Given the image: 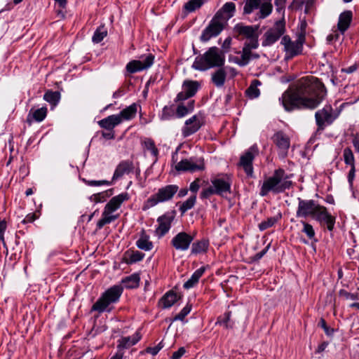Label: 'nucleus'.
I'll return each instance as SVG.
<instances>
[{
  "mask_svg": "<svg viewBox=\"0 0 359 359\" xmlns=\"http://www.w3.org/2000/svg\"><path fill=\"white\" fill-rule=\"evenodd\" d=\"M140 280V278L138 274H133L123 279L122 283H124L128 288H135L138 287Z\"/></svg>",
  "mask_w": 359,
  "mask_h": 359,
  "instance_id": "7c9ffc66",
  "label": "nucleus"
},
{
  "mask_svg": "<svg viewBox=\"0 0 359 359\" xmlns=\"http://www.w3.org/2000/svg\"><path fill=\"white\" fill-rule=\"evenodd\" d=\"M198 182H199V180L198 179H196L194 182H193L191 185H190V190L192 191V192H196L200 186L198 184Z\"/></svg>",
  "mask_w": 359,
  "mask_h": 359,
  "instance_id": "0e129e2a",
  "label": "nucleus"
},
{
  "mask_svg": "<svg viewBox=\"0 0 359 359\" xmlns=\"http://www.w3.org/2000/svg\"><path fill=\"white\" fill-rule=\"evenodd\" d=\"M284 173L285 172L283 170H276L273 177L264 181L262 187L261 195L265 196L271 190H273L275 191H281L283 189L289 187L291 184L290 182H285L280 187H277L280 182Z\"/></svg>",
  "mask_w": 359,
  "mask_h": 359,
  "instance_id": "39448f33",
  "label": "nucleus"
},
{
  "mask_svg": "<svg viewBox=\"0 0 359 359\" xmlns=\"http://www.w3.org/2000/svg\"><path fill=\"white\" fill-rule=\"evenodd\" d=\"M137 245L139 248L144 250H149L152 248V243L149 241V238L147 236H142L137 241Z\"/></svg>",
  "mask_w": 359,
  "mask_h": 359,
  "instance_id": "58836bf2",
  "label": "nucleus"
},
{
  "mask_svg": "<svg viewBox=\"0 0 359 359\" xmlns=\"http://www.w3.org/2000/svg\"><path fill=\"white\" fill-rule=\"evenodd\" d=\"M212 184L217 194L223 196L224 194L230 192V184L222 179H215Z\"/></svg>",
  "mask_w": 359,
  "mask_h": 359,
  "instance_id": "aec40b11",
  "label": "nucleus"
},
{
  "mask_svg": "<svg viewBox=\"0 0 359 359\" xmlns=\"http://www.w3.org/2000/svg\"><path fill=\"white\" fill-rule=\"evenodd\" d=\"M292 41H291L290 38L288 36H284L282 39L281 43L284 46L285 49L291 45Z\"/></svg>",
  "mask_w": 359,
  "mask_h": 359,
  "instance_id": "e2e57ef3",
  "label": "nucleus"
},
{
  "mask_svg": "<svg viewBox=\"0 0 359 359\" xmlns=\"http://www.w3.org/2000/svg\"><path fill=\"white\" fill-rule=\"evenodd\" d=\"M261 3V0H246L243 12L245 14L251 13L253 10L257 9Z\"/></svg>",
  "mask_w": 359,
  "mask_h": 359,
  "instance_id": "c9c22d12",
  "label": "nucleus"
},
{
  "mask_svg": "<svg viewBox=\"0 0 359 359\" xmlns=\"http://www.w3.org/2000/svg\"><path fill=\"white\" fill-rule=\"evenodd\" d=\"M303 232H304L310 239L313 238L315 236V231L313 226L306 222H303Z\"/></svg>",
  "mask_w": 359,
  "mask_h": 359,
  "instance_id": "de8ad7c7",
  "label": "nucleus"
},
{
  "mask_svg": "<svg viewBox=\"0 0 359 359\" xmlns=\"http://www.w3.org/2000/svg\"><path fill=\"white\" fill-rule=\"evenodd\" d=\"M235 8V4L232 2H229L226 3L218 12H222L224 16H227L228 15H232V13L234 12Z\"/></svg>",
  "mask_w": 359,
  "mask_h": 359,
  "instance_id": "a19ab883",
  "label": "nucleus"
},
{
  "mask_svg": "<svg viewBox=\"0 0 359 359\" xmlns=\"http://www.w3.org/2000/svg\"><path fill=\"white\" fill-rule=\"evenodd\" d=\"M121 122V117L117 115L109 116L98 122L99 125L108 130H111Z\"/></svg>",
  "mask_w": 359,
  "mask_h": 359,
  "instance_id": "412c9836",
  "label": "nucleus"
},
{
  "mask_svg": "<svg viewBox=\"0 0 359 359\" xmlns=\"http://www.w3.org/2000/svg\"><path fill=\"white\" fill-rule=\"evenodd\" d=\"M154 60V56L151 54L147 55L144 61L133 60L127 66V71L130 73H134L137 71L146 69L151 66Z\"/></svg>",
  "mask_w": 359,
  "mask_h": 359,
  "instance_id": "1a4fd4ad",
  "label": "nucleus"
},
{
  "mask_svg": "<svg viewBox=\"0 0 359 359\" xmlns=\"http://www.w3.org/2000/svg\"><path fill=\"white\" fill-rule=\"evenodd\" d=\"M191 306L189 305H187L179 314L176 315L173 319V320H183L185 316L190 312Z\"/></svg>",
  "mask_w": 359,
  "mask_h": 359,
  "instance_id": "09e8293b",
  "label": "nucleus"
},
{
  "mask_svg": "<svg viewBox=\"0 0 359 359\" xmlns=\"http://www.w3.org/2000/svg\"><path fill=\"white\" fill-rule=\"evenodd\" d=\"M88 184L90 186H100V185L105 184H109V182L106 180H100V181L92 180V181H88Z\"/></svg>",
  "mask_w": 359,
  "mask_h": 359,
  "instance_id": "680f3d73",
  "label": "nucleus"
},
{
  "mask_svg": "<svg viewBox=\"0 0 359 359\" xmlns=\"http://www.w3.org/2000/svg\"><path fill=\"white\" fill-rule=\"evenodd\" d=\"M328 345V343L327 342H323L321 344H320L318 347V349H317V352L318 353H321L323 352L325 348L327 347V346Z\"/></svg>",
  "mask_w": 359,
  "mask_h": 359,
  "instance_id": "774afa93",
  "label": "nucleus"
},
{
  "mask_svg": "<svg viewBox=\"0 0 359 359\" xmlns=\"http://www.w3.org/2000/svg\"><path fill=\"white\" fill-rule=\"evenodd\" d=\"M144 255L138 251L133 252L130 257V262H135L140 261L143 258Z\"/></svg>",
  "mask_w": 359,
  "mask_h": 359,
  "instance_id": "864d4df0",
  "label": "nucleus"
},
{
  "mask_svg": "<svg viewBox=\"0 0 359 359\" xmlns=\"http://www.w3.org/2000/svg\"><path fill=\"white\" fill-rule=\"evenodd\" d=\"M325 94L324 85L318 79L311 76L301 79L295 88H290L283 95L286 110L294 107H316Z\"/></svg>",
  "mask_w": 359,
  "mask_h": 359,
  "instance_id": "f257e3e1",
  "label": "nucleus"
},
{
  "mask_svg": "<svg viewBox=\"0 0 359 359\" xmlns=\"http://www.w3.org/2000/svg\"><path fill=\"white\" fill-rule=\"evenodd\" d=\"M204 165H198L191 160H182L175 165V169L178 171H194L196 170H203Z\"/></svg>",
  "mask_w": 359,
  "mask_h": 359,
  "instance_id": "dca6fc26",
  "label": "nucleus"
},
{
  "mask_svg": "<svg viewBox=\"0 0 359 359\" xmlns=\"http://www.w3.org/2000/svg\"><path fill=\"white\" fill-rule=\"evenodd\" d=\"M111 212L104 208V211L103 212V217L101 219L97 222V226L99 228H102L106 224L110 223L111 221L116 218V216L111 215Z\"/></svg>",
  "mask_w": 359,
  "mask_h": 359,
  "instance_id": "e433bc0d",
  "label": "nucleus"
},
{
  "mask_svg": "<svg viewBox=\"0 0 359 359\" xmlns=\"http://www.w3.org/2000/svg\"><path fill=\"white\" fill-rule=\"evenodd\" d=\"M285 50L288 54H290V57L299 54L302 50L299 44H297L296 42H292L291 45Z\"/></svg>",
  "mask_w": 359,
  "mask_h": 359,
  "instance_id": "79ce46f5",
  "label": "nucleus"
},
{
  "mask_svg": "<svg viewBox=\"0 0 359 359\" xmlns=\"http://www.w3.org/2000/svg\"><path fill=\"white\" fill-rule=\"evenodd\" d=\"M320 325L323 327V329L324 330V331L327 335L330 336L334 333V329L329 327L327 325L326 322L323 318L320 319Z\"/></svg>",
  "mask_w": 359,
  "mask_h": 359,
  "instance_id": "603ef678",
  "label": "nucleus"
},
{
  "mask_svg": "<svg viewBox=\"0 0 359 359\" xmlns=\"http://www.w3.org/2000/svg\"><path fill=\"white\" fill-rule=\"evenodd\" d=\"M144 145L147 149L151 151V153L155 156H157L158 155V149L155 147L154 142L151 140H147L144 141Z\"/></svg>",
  "mask_w": 359,
  "mask_h": 359,
  "instance_id": "8fccbe9b",
  "label": "nucleus"
},
{
  "mask_svg": "<svg viewBox=\"0 0 359 359\" xmlns=\"http://www.w3.org/2000/svg\"><path fill=\"white\" fill-rule=\"evenodd\" d=\"M273 142L284 154L290 147V139L283 133L278 132L273 136Z\"/></svg>",
  "mask_w": 359,
  "mask_h": 359,
  "instance_id": "f3484780",
  "label": "nucleus"
},
{
  "mask_svg": "<svg viewBox=\"0 0 359 359\" xmlns=\"http://www.w3.org/2000/svg\"><path fill=\"white\" fill-rule=\"evenodd\" d=\"M205 270V267H201L196 271L191 276V278L184 284V287L186 289H189L195 285V284L198 282L199 278L201 277Z\"/></svg>",
  "mask_w": 359,
  "mask_h": 359,
  "instance_id": "cd10ccee",
  "label": "nucleus"
},
{
  "mask_svg": "<svg viewBox=\"0 0 359 359\" xmlns=\"http://www.w3.org/2000/svg\"><path fill=\"white\" fill-rule=\"evenodd\" d=\"M180 299V296L178 297L173 291H169L161 298V302L163 304V308H168Z\"/></svg>",
  "mask_w": 359,
  "mask_h": 359,
  "instance_id": "a878e982",
  "label": "nucleus"
},
{
  "mask_svg": "<svg viewBox=\"0 0 359 359\" xmlns=\"http://www.w3.org/2000/svg\"><path fill=\"white\" fill-rule=\"evenodd\" d=\"M163 348L162 342H160L158 346L155 347H148L146 349L147 353H151L152 355H156L158 352Z\"/></svg>",
  "mask_w": 359,
  "mask_h": 359,
  "instance_id": "4d7b16f0",
  "label": "nucleus"
},
{
  "mask_svg": "<svg viewBox=\"0 0 359 359\" xmlns=\"http://www.w3.org/2000/svg\"><path fill=\"white\" fill-rule=\"evenodd\" d=\"M335 118L332 109L324 108L316 113V123L319 128H323L325 123H331Z\"/></svg>",
  "mask_w": 359,
  "mask_h": 359,
  "instance_id": "ddd939ff",
  "label": "nucleus"
},
{
  "mask_svg": "<svg viewBox=\"0 0 359 359\" xmlns=\"http://www.w3.org/2000/svg\"><path fill=\"white\" fill-rule=\"evenodd\" d=\"M192 241V236L185 232H180L173 238L172 244L175 249L184 250L188 249Z\"/></svg>",
  "mask_w": 359,
  "mask_h": 359,
  "instance_id": "9d476101",
  "label": "nucleus"
},
{
  "mask_svg": "<svg viewBox=\"0 0 359 359\" xmlns=\"http://www.w3.org/2000/svg\"><path fill=\"white\" fill-rule=\"evenodd\" d=\"M198 86V83L196 81H185L183 84L184 91L178 93L177 100H184L194 95L197 91Z\"/></svg>",
  "mask_w": 359,
  "mask_h": 359,
  "instance_id": "2eb2a0df",
  "label": "nucleus"
},
{
  "mask_svg": "<svg viewBox=\"0 0 359 359\" xmlns=\"http://www.w3.org/2000/svg\"><path fill=\"white\" fill-rule=\"evenodd\" d=\"M278 221L277 217L269 218L266 221L262 222L259 225V228L261 231H263L271 226H273Z\"/></svg>",
  "mask_w": 359,
  "mask_h": 359,
  "instance_id": "a18cd8bd",
  "label": "nucleus"
},
{
  "mask_svg": "<svg viewBox=\"0 0 359 359\" xmlns=\"http://www.w3.org/2000/svg\"><path fill=\"white\" fill-rule=\"evenodd\" d=\"M203 4V0H190L185 4L184 8L188 12H193L199 8Z\"/></svg>",
  "mask_w": 359,
  "mask_h": 359,
  "instance_id": "4c0bfd02",
  "label": "nucleus"
},
{
  "mask_svg": "<svg viewBox=\"0 0 359 359\" xmlns=\"http://www.w3.org/2000/svg\"><path fill=\"white\" fill-rule=\"evenodd\" d=\"M285 32V20L281 19L277 21L274 26L269 29L264 34V45H270L276 41Z\"/></svg>",
  "mask_w": 359,
  "mask_h": 359,
  "instance_id": "0eeeda50",
  "label": "nucleus"
},
{
  "mask_svg": "<svg viewBox=\"0 0 359 359\" xmlns=\"http://www.w3.org/2000/svg\"><path fill=\"white\" fill-rule=\"evenodd\" d=\"M231 17V15L224 16L222 12H217L208 27L203 32L201 40L206 41L211 37L218 35L224 28V22Z\"/></svg>",
  "mask_w": 359,
  "mask_h": 359,
  "instance_id": "20e7f679",
  "label": "nucleus"
},
{
  "mask_svg": "<svg viewBox=\"0 0 359 359\" xmlns=\"http://www.w3.org/2000/svg\"><path fill=\"white\" fill-rule=\"evenodd\" d=\"M177 190L178 187L176 185H168L161 188L157 194L148 199L147 204L150 206H154L158 203L170 200Z\"/></svg>",
  "mask_w": 359,
  "mask_h": 359,
  "instance_id": "423d86ee",
  "label": "nucleus"
},
{
  "mask_svg": "<svg viewBox=\"0 0 359 359\" xmlns=\"http://www.w3.org/2000/svg\"><path fill=\"white\" fill-rule=\"evenodd\" d=\"M189 111H190L187 107L184 106L183 104H180L177 107V114L180 117H182L186 115Z\"/></svg>",
  "mask_w": 359,
  "mask_h": 359,
  "instance_id": "5fc2aeb1",
  "label": "nucleus"
},
{
  "mask_svg": "<svg viewBox=\"0 0 359 359\" xmlns=\"http://www.w3.org/2000/svg\"><path fill=\"white\" fill-rule=\"evenodd\" d=\"M134 167L132 162L125 161L120 163L116 168L113 179L118 178L126 173L133 171Z\"/></svg>",
  "mask_w": 359,
  "mask_h": 359,
  "instance_id": "393cba45",
  "label": "nucleus"
},
{
  "mask_svg": "<svg viewBox=\"0 0 359 359\" xmlns=\"http://www.w3.org/2000/svg\"><path fill=\"white\" fill-rule=\"evenodd\" d=\"M36 219L35 213H29L26 215V217L22 219V223L28 224L32 223Z\"/></svg>",
  "mask_w": 359,
  "mask_h": 359,
  "instance_id": "bf43d9fd",
  "label": "nucleus"
},
{
  "mask_svg": "<svg viewBox=\"0 0 359 359\" xmlns=\"http://www.w3.org/2000/svg\"><path fill=\"white\" fill-rule=\"evenodd\" d=\"M208 247V243L206 241H201L194 243L192 245L191 252L194 254L201 253L206 252Z\"/></svg>",
  "mask_w": 359,
  "mask_h": 359,
  "instance_id": "f704fd0d",
  "label": "nucleus"
},
{
  "mask_svg": "<svg viewBox=\"0 0 359 359\" xmlns=\"http://www.w3.org/2000/svg\"><path fill=\"white\" fill-rule=\"evenodd\" d=\"M272 11V4L270 2H264L260 6L259 18H264L269 15Z\"/></svg>",
  "mask_w": 359,
  "mask_h": 359,
  "instance_id": "ea45409f",
  "label": "nucleus"
},
{
  "mask_svg": "<svg viewBox=\"0 0 359 359\" xmlns=\"http://www.w3.org/2000/svg\"><path fill=\"white\" fill-rule=\"evenodd\" d=\"M196 202V196L189 198L187 201L184 202L180 206L182 213H184L187 210L191 209Z\"/></svg>",
  "mask_w": 359,
  "mask_h": 359,
  "instance_id": "37998d69",
  "label": "nucleus"
},
{
  "mask_svg": "<svg viewBox=\"0 0 359 359\" xmlns=\"http://www.w3.org/2000/svg\"><path fill=\"white\" fill-rule=\"evenodd\" d=\"M123 292V287L120 285H114L106 290L102 297L93 304L92 311H97L100 313L112 303L117 302Z\"/></svg>",
  "mask_w": 359,
  "mask_h": 359,
  "instance_id": "7ed1b4c3",
  "label": "nucleus"
},
{
  "mask_svg": "<svg viewBox=\"0 0 359 359\" xmlns=\"http://www.w3.org/2000/svg\"><path fill=\"white\" fill-rule=\"evenodd\" d=\"M344 161L346 164H350L351 166L354 165V156L352 151L349 148H346L344 151Z\"/></svg>",
  "mask_w": 359,
  "mask_h": 359,
  "instance_id": "c03bdc74",
  "label": "nucleus"
},
{
  "mask_svg": "<svg viewBox=\"0 0 359 359\" xmlns=\"http://www.w3.org/2000/svg\"><path fill=\"white\" fill-rule=\"evenodd\" d=\"M185 353V349L184 347H181L178 349L177 351H175L172 353L171 357L172 359H180Z\"/></svg>",
  "mask_w": 359,
  "mask_h": 359,
  "instance_id": "052dcab7",
  "label": "nucleus"
},
{
  "mask_svg": "<svg viewBox=\"0 0 359 359\" xmlns=\"http://www.w3.org/2000/svg\"><path fill=\"white\" fill-rule=\"evenodd\" d=\"M260 84L261 82L258 80L252 81L249 88L246 90V94L250 98H255L259 95V90L257 86Z\"/></svg>",
  "mask_w": 359,
  "mask_h": 359,
  "instance_id": "2f4dec72",
  "label": "nucleus"
},
{
  "mask_svg": "<svg viewBox=\"0 0 359 359\" xmlns=\"http://www.w3.org/2000/svg\"><path fill=\"white\" fill-rule=\"evenodd\" d=\"M175 214V212H173ZM175 215L168 216L164 215L158 218V226L156 229L155 233L158 237L163 236L166 233L170 228L171 223L173 221Z\"/></svg>",
  "mask_w": 359,
  "mask_h": 359,
  "instance_id": "f8f14e48",
  "label": "nucleus"
},
{
  "mask_svg": "<svg viewBox=\"0 0 359 359\" xmlns=\"http://www.w3.org/2000/svg\"><path fill=\"white\" fill-rule=\"evenodd\" d=\"M128 194L127 193L121 194L118 196L113 197L106 205L105 208L109 212H113L118 209L121 204L124 201L128 200Z\"/></svg>",
  "mask_w": 359,
  "mask_h": 359,
  "instance_id": "a211bd4d",
  "label": "nucleus"
},
{
  "mask_svg": "<svg viewBox=\"0 0 359 359\" xmlns=\"http://www.w3.org/2000/svg\"><path fill=\"white\" fill-rule=\"evenodd\" d=\"M258 46V41L257 37L250 39V41L245 44L244 47L249 48L250 50L255 49Z\"/></svg>",
  "mask_w": 359,
  "mask_h": 359,
  "instance_id": "13d9d810",
  "label": "nucleus"
},
{
  "mask_svg": "<svg viewBox=\"0 0 359 359\" xmlns=\"http://www.w3.org/2000/svg\"><path fill=\"white\" fill-rule=\"evenodd\" d=\"M47 113L48 109L46 106L36 109L32 108L27 114L26 121L29 126H31L34 121L40 123L46 118Z\"/></svg>",
  "mask_w": 359,
  "mask_h": 359,
  "instance_id": "9b49d317",
  "label": "nucleus"
},
{
  "mask_svg": "<svg viewBox=\"0 0 359 359\" xmlns=\"http://www.w3.org/2000/svg\"><path fill=\"white\" fill-rule=\"evenodd\" d=\"M140 338L141 336L138 332H136L135 334L132 337H123L119 341L118 348H129L130 346L135 344L140 339Z\"/></svg>",
  "mask_w": 359,
  "mask_h": 359,
  "instance_id": "bb28decb",
  "label": "nucleus"
},
{
  "mask_svg": "<svg viewBox=\"0 0 359 359\" xmlns=\"http://www.w3.org/2000/svg\"><path fill=\"white\" fill-rule=\"evenodd\" d=\"M312 217L320 222H324L326 223L328 230L332 231L335 218L327 212L325 207L317 205Z\"/></svg>",
  "mask_w": 359,
  "mask_h": 359,
  "instance_id": "6e6552de",
  "label": "nucleus"
},
{
  "mask_svg": "<svg viewBox=\"0 0 359 359\" xmlns=\"http://www.w3.org/2000/svg\"><path fill=\"white\" fill-rule=\"evenodd\" d=\"M317 204L313 201H299L297 215L299 217H312Z\"/></svg>",
  "mask_w": 359,
  "mask_h": 359,
  "instance_id": "4468645a",
  "label": "nucleus"
},
{
  "mask_svg": "<svg viewBox=\"0 0 359 359\" xmlns=\"http://www.w3.org/2000/svg\"><path fill=\"white\" fill-rule=\"evenodd\" d=\"M269 248V245L266 248V249H264L262 252H260L257 253V255H255V257H252V260L253 261H257L258 259L262 258L264 256V255H265V253L267 252Z\"/></svg>",
  "mask_w": 359,
  "mask_h": 359,
  "instance_id": "69168bd1",
  "label": "nucleus"
},
{
  "mask_svg": "<svg viewBox=\"0 0 359 359\" xmlns=\"http://www.w3.org/2000/svg\"><path fill=\"white\" fill-rule=\"evenodd\" d=\"M339 296H341L342 297H344L347 300L353 301V300H355V299H358V295L357 294L349 293V292H346L344 290H341L339 291Z\"/></svg>",
  "mask_w": 359,
  "mask_h": 359,
  "instance_id": "3c124183",
  "label": "nucleus"
},
{
  "mask_svg": "<svg viewBox=\"0 0 359 359\" xmlns=\"http://www.w3.org/2000/svg\"><path fill=\"white\" fill-rule=\"evenodd\" d=\"M226 79V72L224 69L220 68L217 69L212 76V82L217 86H222L224 85Z\"/></svg>",
  "mask_w": 359,
  "mask_h": 359,
  "instance_id": "c85d7f7f",
  "label": "nucleus"
},
{
  "mask_svg": "<svg viewBox=\"0 0 359 359\" xmlns=\"http://www.w3.org/2000/svg\"><path fill=\"white\" fill-rule=\"evenodd\" d=\"M43 98L45 101H46L51 105V109H53V107L57 106L59 103L61 98V95L59 91H53L52 90H47L45 92Z\"/></svg>",
  "mask_w": 359,
  "mask_h": 359,
  "instance_id": "b1692460",
  "label": "nucleus"
},
{
  "mask_svg": "<svg viewBox=\"0 0 359 359\" xmlns=\"http://www.w3.org/2000/svg\"><path fill=\"white\" fill-rule=\"evenodd\" d=\"M236 31L239 34H243L247 38L252 39L255 37V33L257 29L251 26H243V25H237L236 27Z\"/></svg>",
  "mask_w": 359,
  "mask_h": 359,
  "instance_id": "c756f323",
  "label": "nucleus"
},
{
  "mask_svg": "<svg viewBox=\"0 0 359 359\" xmlns=\"http://www.w3.org/2000/svg\"><path fill=\"white\" fill-rule=\"evenodd\" d=\"M7 229V222L5 219L0 218V233H5Z\"/></svg>",
  "mask_w": 359,
  "mask_h": 359,
  "instance_id": "338daca9",
  "label": "nucleus"
},
{
  "mask_svg": "<svg viewBox=\"0 0 359 359\" xmlns=\"http://www.w3.org/2000/svg\"><path fill=\"white\" fill-rule=\"evenodd\" d=\"M224 63V55L219 53L217 47H211L203 57L196 59L193 67L198 70H205L208 67H222Z\"/></svg>",
  "mask_w": 359,
  "mask_h": 359,
  "instance_id": "f03ea898",
  "label": "nucleus"
},
{
  "mask_svg": "<svg viewBox=\"0 0 359 359\" xmlns=\"http://www.w3.org/2000/svg\"><path fill=\"white\" fill-rule=\"evenodd\" d=\"M352 19V13L349 11L342 13L339 19L337 25L338 29L344 33L349 27Z\"/></svg>",
  "mask_w": 359,
  "mask_h": 359,
  "instance_id": "5701e85b",
  "label": "nucleus"
},
{
  "mask_svg": "<svg viewBox=\"0 0 359 359\" xmlns=\"http://www.w3.org/2000/svg\"><path fill=\"white\" fill-rule=\"evenodd\" d=\"M107 31L102 32L100 28H99L93 36V41L95 43L100 42L107 36Z\"/></svg>",
  "mask_w": 359,
  "mask_h": 359,
  "instance_id": "49530a36",
  "label": "nucleus"
},
{
  "mask_svg": "<svg viewBox=\"0 0 359 359\" xmlns=\"http://www.w3.org/2000/svg\"><path fill=\"white\" fill-rule=\"evenodd\" d=\"M136 112H137L136 105L132 104V105L128 107L127 108L124 109L123 111H121L120 114L117 115V116H121V121L123 119L128 120V119H130L132 117H133L135 116V114H136Z\"/></svg>",
  "mask_w": 359,
  "mask_h": 359,
  "instance_id": "473e14b6",
  "label": "nucleus"
},
{
  "mask_svg": "<svg viewBox=\"0 0 359 359\" xmlns=\"http://www.w3.org/2000/svg\"><path fill=\"white\" fill-rule=\"evenodd\" d=\"M216 194V192L214 190V187L213 186L212 187H210L205 189H204L201 194V198H208L210 195L212 194Z\"/></svg>",
  "mask_w": 359,
  "mask_h": 359,
  "instance_id": "6e6d98bb",
  "label": "nucleus"
},
{
  "mask_svg": "<svg viewBox=\"0 0 359 359\" xmlns=\"http://www.w3.org/2000/svg\"><path fill=\"white\" fill-rule=\"evenodd\" d=\"M254 156L252 152L248 151L241 157L239 165L243 168L248 175H252V162Z\"/></svg>",
  "mask_w": 359,
  "mask_h": 359,
  "instance_id": "4be33fe9",
  "label": "nucleus"
},
{
  "mask_svg": "<svg viewBox=\"0 0 359 359\" xmlns=\"http://www.w3.org/2000/svg\"><path fill=\"white\" fill-rule=\"evenodd\" d=\"M252 53L251 52V50H250L249 48L248 47H243L241 59H237L236 63L240 66H245L248 63L250 59L252 57Z\"/></svg>",
  "mask_w": 359,
  "mask_h": 359,
  "instance_id": "72a5a7b5",
  "label": "nucleus"
},
{
  "mask_svg": "<svg viewBox=\"0 0 359 359\" xmlns=\"http://www.w3.org/2000/svg\"><path fill=\"white\" fill-rule=\"evenodd\" d=\"M201 124L196 116H194L186 121V126L184 128L183 133L185 136L189 135L196 132L201 127Z\"/></svg>",
  "mask_w": 359,
  "mask_h": 359,
  "instance_id": "6ab92c4d",
  "label": "nucleus"
}]
</instances>
